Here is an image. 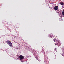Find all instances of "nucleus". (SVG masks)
Segmentation results:
<instances>
[{"label":"nucleus","instance_id":"nucleus-1","mask_svg":"<svg viewBox=\"0 0 64 64\" xmlns=\"http://www.w3.org/2000/svg\"><path fill=\"white\" fill-rule=\"evenodd\" d=\"M6 43L7 44H8V45L10 47H12L13 46V45L11 42H10V41L8 40L6 41Z\"/></svg>","mask_w":64,"mask_h":64},{"label":"nucleus","instance_id":"nucleus-2","mask_svg":"<svg viewBox=\"0 0 64 64\" xmlns=\"http://www.w3.org/2000/svg\"><path fill=\"white\" fill-rule=\"evenodd\" d=\"M19 59L20 60H23L24 59V57L23 56H20L18 57Z\"/></svg>","mask_w":64,"mask_h":64},{"label":"nucleus","instance_id":"nucleus-3","mask_svg":"<svg viewBox=\"0 0 64 64\" xmlns=\"http://www.w3.org/2000/svg\"><path fill=\"white\" fill-rule=\"evenodd\" d=\"M58 6H55L54 8V9L55 10H58Z\"/></svg>","mask_w":64,"mask_h":64},{"label":"nucleus","instance_id":"nucleus-4","mask_svg":"<svg viewBox=\"0 0 64 64\" xmlns=\"http://www.w3.org/2000/svg\"><path fill=\"white\" fill-rule=\"evenodd\" d=\"M62 55L63 56H64V48H62Z\"/></svg>","mask_w":64,"mask_h":64},{"label":"nucleus","instance_id":"nucleus-5","mask_svg":"<svg viewBox=\"0 0 64 64\" xmlns=\"http://www.w3.org/2000/svg\"><path fill=\"white\" fill-rule=\"evenodd\" d=\"M57 44L58 46H61V43L60 42H58V44Z\"/></svg>","mask_w":64,"mask_h":64},{"label":"nucleus","instance_id":"nucleus-6","mask_svg":"<svg viewBox=\"0 0 64 64\" xmlns=\"http://www.w3.org/2000/svg\"><path fill=\"white\" fill-rule=\"evenodd\" d=\"M59 42H59V40H56V43L57 44H58V43H59Z\"/></svg>","mask_w":64,"mask_h":64},{"label":"nucleus","instance_id":"nucleus-7","mask_svg":"<svg viewBox=\"0 0 64 64\" xmlns=\"http://www.w3.org/2000/svg\"><path fill=\"white\" fill-rule=\"evenodd\" d=\"M61 5H62V6H63L64 5V3L63 2H62L60 4Z\"/></svg>","mask_w":64,"mask_h":64},{"label":"nucleus","instance_id":"nucleus-8","mask_svg":"<svg viewBox=\"0 0 64 64\" xmlns=\"http://www.w3.org/2000/svg\"><path fill=\"white\" fill-rule=\"evenodd\" d=\"M54 42H56V39H54Z\"/></svg>","mask_w":64,"mask_h":64},{"label":"nucleus","instance_id":"nucleus-9","mask_svg":"<svg viewBox=\"0 0 64 64\" xmlns=\"http://www.w3.org/2000/svg\"><path fill=\"white\" fill-rule=\"evenodd\" d=\"M62 15L64 16V12H62Z\"/></svg>","mask_w":64,"mask_h":64},{"label":"nucleus","instance_id":"nucleus-10","mask_svg":"<svg viewBox=\"0 0 64 64\" xmlns=\"http://www.w3.org/2000/svg\"><path fill=\"white\" fill-rule=\"evenodd\" d=\"M62 12H64V9L62 11Z\"/></svg>","mask_w":64,"mask_h":64},{"label":"nucleus","instance_id":"nucleus-11","mask_svg":"<svg viewBox=\"0 0 64 64\" xmlns=\"http://www.w3.org/2000/svg\"><path fill=\"white\" fill-rule=\"evenodd\" d=\"M57 44H55V45H56H56H57Z\"/></svg>","mask_w":64,"mask_h":64},{"label":"nucleus","instance_id":"nucleus-12","mask_svg":"<svg viewBox=\"0 0 64 64\" xmlns=\"http://www.w3.org/2000/svg\"><path fill=\"white\" fill-rule=\"evenodd\" d=\"M21 62H23V61H22V60H21Z\"/></svg>","mask_w":64,"mask_h":64}]
</instances>
